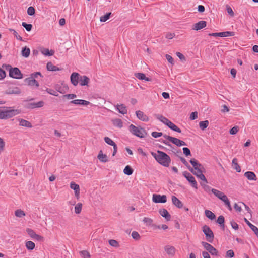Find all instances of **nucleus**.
<instances>
[{"mask_svg": "<svg viewBox=\"0 0 258 258\" xmlns=\"http://www.w3.org/2000/svg\"><path fill=\"white\" fill-rule=\"evenodd\" d=\"M190 162L194 167V169L190 167H188V169L202 181L208 183L207 180L203 174L206 172L204 166L195 158L191 159Z\"/></svg>", "mask_w": 258, "mask_h": 258, "instance_id": "1", "label": "nucleus"}, {"mask_svg": "<svg viewBox=\"0 0 258 258\" xmlns=\"http://www.w3.org/2000/svg\"><path fill=\"white\" fill-rule=\"evenodd\" d=\"M151 155L159 164L165 167L169 166L171 159L170 157L165 153L158 150L157 153L151 152Z\"/></svg>", "mask_w": 258, "mask_h": 258, "instance_id": "2", "label": "nucleus"}, {"mask_svg": "<svg viewBox=\"0 0 258 258\" xmlns=\"http://www.w3.org/2000/svg\"><path fill=\"white\" fill-rule=\"evenodd\" d=\"M2 67L9 71V76L11 77L17 79L23 78V75L18 68H12L11 66L6 64H3Z\"/></svg>", "mask_w": 258, "mask_h": 258, "instance_id": "3", "label": "nucleus"}, {"mask_svg": "<svg viewBox=\"0 0 258 258\" xmlns=\"http://www.w3.org/2000/svg\"><path fill=\"white\" fill-rule=\"evenodd\" d=\"M128 129L133 135L140 138H144L147 135L146 130L141 126H136L133 124H131Z\"/></svg>", "mask_w": 258, "mask_h": 258, "instance_id": "4", "label": "nucleus"}, {"mask_svg": "<svg viewBox=\"0 0 258 258\" xmlns=\"http://www.w3.org/2000/svg\"><path fill=\"white\" fill-rule=\"evenodd\" d=\"M4 109L5 119L10 118L15 115H17L21 113V110L19 109H11V107H2Z\"/></svg>", "mask_w": 258, "mask_h": 258, "instance_id": "5", "label": "nucleus"}, {"mask_svg": "<svg viewBox=\"0 0 258 258\" xmlns=\"http://www.w3.org/2000/svg\"><path fill=\"white\" fill-rule=\"evenodd\" d=\"M203 232L205 234L206 239L209 242H212L214 239V234L209 226L204 225L203 228Z\"/></svg>", "mask_w": 258, "mask_h": 258, "instance_id": "6", "label": "nucleus"}, {"mask_svg": "<svg viewBox=\"0 0 258 258\" xmlns=\"http://www.w3.org/2000/svg\"><path fill=\"white\" fill-rule=\"evenodd\" d=\"M163 137L168 140L170 142H172L173 144L176 145L177 146L180 147L182 146L186 145L185 142L176 138L167 135H164Z\"/></svg>", "mask_w": 258, "mask_h": 258, "instance_id": "7", "label": "nucleus"}, {"mask_svg": "<svg viewBox=\"0 0 258 258\" xmlns=\"http://www.w3.org/2000/svg\"><path fill=\"white\" fill-rule=\"evenodd\" d=\"M202 244L204 248L212 255H218V251L212 245L206 242H202Z\"/></svg>", "mask_w": 258, "mask_h": 258, "instance_id": "8", "label": "nucleus"}, {"mask_svg": "<svg viewBox=\"0 0 258 258\" xmlns=\"http://www.w3.org/2000/svg\"><path fill=\"white\" fill-rule=\"evenodd\" d=\"M164 250L166 254L170 257H173L176 253V248L171 245H166L164 246Z\"/></svg>", "mask_w": 258, "mask_h": 258, "instance_id": "9", "label": "nucleus"}, {"mask_svg": "<svg viewBox=\"0 0 258 258\" xmlns=\"http://www.w3.org/2000/svg\"><path fill=\"white\" fill-rule=\"evenodd\" d=\"M183 175L188 181L190 183L192 187L197 189L198 188V185L195 177L187 172H184L183 173Z\"/></svg>", "mask_w": 258, "mask_h": 258, "instance_id": "10", "label": "nucleus"}, {"mask_svg": "<svg viewBox=\"0 0 258 258\" xmlns=\"http://www.w3.org/2000/svg\"><path fill=\"white\" fill-rule=\"evenodd\" d=\"M152 201L155 203H165L167 201V197L165 195L153 194Z\"/></svg>", "mask_w": 258, "mask_h": 258, "instance_id": "11", "label": "nucleus"}, {"mask_svg": "<svg viewBox=\"0 0 258 258\" xmlns=\"http://www.w3.org/2000/svg\"><path fill=\"white\" fill-rule=\"evenodd\" d=\"M44 102L43 101H40L38 102L29 103L26 105V108L28 109H34L36 108H40L44 106Z\"/></svg>", "mask_w": 258, "mask_h": 258, "instance_id": "12", "label": "nucleus"}, {"mask_svg": "<svg viewBox=\"0 0 258 258\" xmlns=\"http://www.w3.org/2000/svg\"><path fill=\"white\" fill-rule=\"evenodd\" d=\"M70 188L74 190L75 196L78 200L80 198V190L79 185L74 182H71L70 183Z\"/></svg>", "mask_w": 258, "mask_h": 258, "instance_id": "13", "label": "nucleus"}, {"mask_svg": "<svg viewBox=\"0 0 258 258\" xmlns=\"http://www.w3.org/2000/svg\"><path fill=\"white\" fill-rule=\"evenodd\" d=\"M80 75L76 72L73 73L70 77L71 83L75 86H76L79 81Z\"/></svg>", "mask_w": 258, "mask_h": 258, "instance_id": "14", "label": "nucleus"}, {"mask_svg": "<svg viewBox=\"0 0 258 258\" xmlns=\"http://www.w3.org/2000/svg\"><path fill=\"white\" fill-rule=\"evenodd\" d=\"M209 35L215 37H227L229 36H233L234 35V33L233 32L226 31L219 33H210Z\"/></svg>", "mask_w": 258, "mask_h": 258, "instance_id": "15", "label": "nucleus"}, {"mask_svg": "<svg viewBox=\"0 0 258 258\" xmlns=\"http://www.w3.org/2000/svg\"><path fill=\"white\" fill-rule=\"evenodd\" d=\"M25 82L29 86L31 87H38L39 85L38 82L34 79L31 78L30 77L26 78L24 80Z\"/></svg>", "mask_w": 258, "mask_h": 258, "instance_id": "16", "label": "nucleus"}, {"mask_svg": "<svg viewBox=\"0 0 258 258\" xmlns=\"http://www.w3.org/2000/svg\"><path fill=\"white\" fill-rule=\"evenodd\" d=\"M137 118L143 121L147 122L149 120V117L143 111L138 110L136 111Z\"/></svg>", "mask_w": 258, "mask_h": 258, "instance_id": "17", "label": "nucleus"}, {"mask_svg": "<svg viewBox=\"0 0 258 258\" xmlns=\"http://www.w3.org/2000/svg\"><path fill=\"white\" fill-rule=\"evenodd\" d=\"M207 22L205 21H200L195 24L193 26L192 29L194 30H199L206 26Z\"/></svg>", "mask_w": 258, "mask_h": 258, "instance_id": "18", "label": "nucleus"}, {"mask_svg": "<svg viewBox=\"0 0 258 258\" xmlns=\"http://www.w3.org/2000/svg\"><path fill=\"white\" fill-rule=\"evenodd\" d=\"M159 214L163 217L165 218L167 221H170L171 219V215L165 209H160L159 211Z\"/></svg>", "mask_w": 258, "mask_h": 258, "instance_id": "19", "label": "nucleus"}, {"mask_svg": "<svg viewBox=\"0 0 258 258\" xmlns=\"http://www.w3.org/2000/svg\"><path fill=\"white\" fill-rule=\"evenodd\" d=\"M70 103L72 104H74L82 105H85V106L88 105L90 104V102L86 101V100H82V99L73 100L71 101Z\"/></svg>", "mask_w": 258, "mask_h": 258, "instance_id": "20", "label": "nucleus"}, {"mask_svg": "<svg viewBox=\"0 0 258 258\" xmlns=\"http://www.w3.org/2000/svg\"><path fill=\"white\" fill-rule=\"evenodd\" d=\"M79 81L81 86H87L90 79L86 76H80Z\"/></svg>", "mask_w": 258, "mask_h": 258, "instance_id": "21", "label": "nucleus"}, {"mask_svg": "<svg viewBox=\"0 0 258 258\" xmlns=\"http://www.w3.org/2000/svg\"><path fill=\"white\" fill-rule=\"evenodd\" d=\"M244 220L245 223L249 226L251 229L254 232L255 234L258 238V228L252 224L246 218H244Z\"/></svg>", "mask_w": 258, "mask_h": 258, "instance_id": "22", "label": "nucleus"}, {"mask_svg": "<svg viewBox=\"0 0 258 258\" xmlns=\"http://www.w3.org/2000/svg\"><path fill=\"white\" fill-rule=\"evenodd\" d=\"M172 202L173 204L178 208H181L183 206V204L181 201L174 196H172Z\"/></svg>", "mask_w": 258, "mask_h": 258, "instance_id": "23", "label": "nucleus"}, {"mask_svg": "<svg viewBox=\"0 0 258 258\" xmlns=\"http://www.w3.org/2000/svg\"><path fill=\"white\" fill-rule=\"evenodd\" d=\"M98 159L100 161L102 162H107L108 161V159L106 155L104 154L102 150H100L99 152V154L97 156Z\"/></svg>", "mask_w": 258, "mask_h": 258, "instance_id": "24", "label": "nucleus"}, {"mask_svg": "<svg viewBox=\"0 0 258 258\" xmlns=\"http://www.w3.org/2000/svg\"><path fill=\"white\" fill-rule=\"evenodd\" d=\"M18 120L19 122V125L20 126L27 127L29 128H31L32 127L31 123L27 120H24L22 118H18Z\"/></svg>", "mask_w": 258, "mask_h": 258, "instance_id": "25", "label": "nucleus"}, {"mask_svg": "<svg viewBox=\"0 0 258 258\" xmlns=\"http://www.w3.org/2000/svg\"><path fill=\"white\" fill-rule=\"evenodd\" d=\"M116 109L119 112L122 114H125L127 112L126 106L123 104H117L116 106Z\"/></svg>", "mask_w": 258, "mask_h": 258, "instance_id": "26", "label": "nucleus"}, {"mask_svg": "<svg viewBox=\"0 0 258 258\" xmlns=\"http://www.w3.org/2000/svg\"><path fill=\"white\" fill-rule=\"evenodd\" d=\"M222 201H223L225 205L228 208V209L230 210H232V207L230 205V201L229 199H228L226 195L224 194L222 198H220V199Z\"/></svg>", "mask_w": 258, "mask_h": 258, "instance_id": "27", "label": "nucleus"}, {"mask_svg": "<svg viewBox=\"0 0 258 258\" xmlns=\"http://www.w3.org/2000/svg\"><path fill=\"white\" fill-rule=\"evenodd\" d=\"M244 176L249 180H256V175L253 172H246L244 173Z\"/></svg>", "mask_w": 258, "mask_h": 258, "instance_id": "28", "label": "nucleus"}, {"mask_svg": "<svg viewBox=\"0 0 258 258\" xmlns=\"http://www.w3.org/2000/svg\"><path fill=\"white\" fill-rule=\"evenodd\" d=\"M135 76L138 79L143 80H145L146 81H151V79L148 77H146L145 75L143 73H138L135 74Z\"/></svg>", "mask_w": 258, "mask_h": 258, "instance_id": "29", "label": "nucleus"}, {"mask_svg": "<svg viewBox=\"0 0 258 258\" xmlns=\"http://www.w3.org/2000/svg\"><path fill=\"white\" fill-rule=\"evenodd\" d=\"M112 124L114 126L121 128L123 126V122L120 119L116 118L112 120Z\"/></svg>", "mask_w": 258, "mask_h": 258, "instance_id": "30", "label": "nucleus"}, {"mask_svg": "<svg viewBox=\"0 0 258 258\" xmlns=\"http://www.w3.org/2000/svg\"><path fill=\"white\" fill-rule=\"evenodd\" d=\"M46 67L47 70L49 71H56L61 70L56 66L53 65L51 62H49L47 63Z\"/></svg>", "mask_w": 258, "mask_h": 258, "instance_id": "31", "label": "nucleus"}, {"mask_svg": "<svg viewBox=\"0 0 258 258\" xmlns=\"http://www.w3.org/2000/svg\"><path fill=\"white\" fill-rule=\"evenodd\" d=\"M143 223L147 226H151L152 227L153 225V220L149 217H144L143 219Z\"/></svg>", "mask_w": 258, "mask_h": 258, "instance_id": "32", "label": "nucleus"}, {"mask_svg": "<svg viewBox=\"0 0 258 258\" xmlns=\"http://www.w3.org/2000/svg\"><path fill=\"white\" fill-rule=\"evenodd\" d=\"M21 90L18 87H15L12 89H9L6 92L7 94H19L21 93Z\"/></svg>", "mask_w": 258, "mask_h": 258, "instance_id": "33", "label": "nucleus"}, {"mask_svg": "<svg viewBox=\"0 0 258 258\" xmlns=\"http://www.w3.org/2000/svg\"><path fill=\"white\" fill-rule=\"evenodd\" d=\"M232 166L237 172H240L241 171V168L237 163V159L235 158L232 160Z\"/></svg>", "mask_w": 258, "mask_h": 258, "instance_id": "34", "label": "nucleus"}, {"mask_svg": "<svg viewBox=\"0 0 258 258\" xmlns=\"http://www.w3.org/2000/svg\"><path fill=\"white\" fill-rule=\"evenodd\" d=\"M211 191L217 198L219 199H220V198L224 195V194L222 191L214 188H212Z\"/></svg>", "mask_w": 258, "mask_h": 258, "instance_id": "35", "label": "nucleus"}, {"mask_svg": "<svg viewBox=\"0 0 258 258\" xmlns=\"http://www.w3.org/2000/svg\"><path fill=\"white\" fill-rule=\"evenodd\" d=\"M205 214L206 216L210 220H214L216 218L215 215L210 210H206Z\"/></svg>", "mask_w": 258, "mask_h": 258, "instance_id": "36", "label": "nucleus"}, {"mask_svg": "<svg viewBox=\"0 0 258 258\" xmlns=\"http://www.w3.org/2000/svg\"><path fill=\"white\" fill-rule=\"evenodd\" d=\"M170 129L178 133H181V130L171 121L167 125Z\"/></svg>", "mask_w": 258, "mask_h": 258, "instance_id": "37", "label": "nucleus"}, {"mask_svg": "<svg viewBox=\"0 0 258 258\" xmlns=\"http://www.w3.org/2000/svg\"><path fill=\"white\" fill-rule=\"evenodd\" d=\"M209 121L208 120L202 121L199 122L200 128L202 130H205L209 125Z\"/></svg>", "mask_w": 258, "mask_h": 258, "instance_id": "38", "label": "nucleus"}, {"mask_svg": "<svg viewBox=\"0 0 258 258\" xmlns=\"http://www.w3.org/2000/svg\"><path fill=\"white\" fill-rule=\"evenodd\" d=\"M15 215L18 218H22L24 217L26 214L21 209H18L15 211Z\"/></svg>", "mask_w": 258, "mask_h": 258, "instance_id": "39", "label": "nucleus"}, {"mask_svg": "<svg viewBox=\"0 0 258 258\" xmlns=\"http://www.w3.org/2000/svg\"><path fill=\"white\" fill-rule=\"evenodd\" d=\"M22 55L25 57H28L30 53V50L29 48L25 47L22 50Z\"/></svg>", "mask_w": 258, "mask_h": 258, "instance_id": "40", "label": "nucleus"}, {"mask_svg": "<svg viewBox=\"0 0 258 258\" xmlns=\"http://www.w3.org/2000/svg\"><path fill=\"white\" fill-rule=\"evenodd\" d=\"M35 243L31 241H27L26 242V247L28 250H32L35 248Z\"/></svg>", "mask_w": 258, "mask_h": 258, "instance_id": "41", "label": "nucleus"}, {"mask_svg": "<svg viewBox=\"0 0 258 258\" xmlns=\"http://www.w3.org/2000/svg\"><path fill=\"white\" fill-rule=\"evenodd\" d=\"M123 172L125 174H126L127 175H131L133 173V170L131 168V167L127 165L125 166L123 170Z\"/></svg>", "mask_w": 258, "mask_h": 258, "instance_id": "42", "label": "nucleus"}, {"mask_svg": "<svg viewBox=\"0 0 258 258\" xmlns=\"http://www.w3.org/2000/svg\"><path fill=\"white\" fill-rule=\"evenodd\" d=\"M41 53L46 56H52L54 54V51L52 50L49 51L48 49L45 48L41 50Z\"/></svg>", "mask_w": 258, "mask_h": 258, "instance_id": "43", "label": "nucleus"}, {"mask_svg": "<svg viewBox=\"0 0 258 258\" xmlns=\"http://www.w3.org/2000/svg\"><path fill=\"white\" fill-rule=\"evenodd\" d=\"M82 208V204L81 203H77L75 207V212L76 214L81 213Z\"/></svg>", "mask_w": 258, "mask_h": 258, "instance_id": "44", "label": "nucleus"}, {"mask_svg": "<svg viewBox=\"0 0 258 258\" xmlns=\"http://www.w3.org/2000/svg\"><path fill=\"white\" fill-rule=\"evenodd\" d=\"M217 222L220 224L222 227H224V217L223 216H220L218 217Z\"/></svg>", "mask_w": 258, "mask_h": 258, "instance_id": "45", "label": "nucleus"}, {"mask_svg": "<svg viewBox=\"0 0 258 258\" xmlns=\"http://www.w3.org/2000/svg\"><path fill=\"white\" fill-rule=\"evenodd\" d=\"M111 13H106L105 15L100 17V21L102 22H106L107 20L109 19Z\"/></svg>", "mask_w": 258, "mask_h": 258, "instance_id": "46", "label": "nucleus"}, {"mask_svg": "<svg viewBox=\"0 0 258 258\" xmlns=\"http://www.w3.org/2000/svg\"><path fill=\"white\" fill-rule=\"evenodd\" d=\"M81 256L83 258H90V254L87 250H82L80 252Z\"/></svg>", "mask_w": 258, "mask_h": 258, "instance_id": "47", "label": "nucleus"}, {"mask_svg": "<svg viewBox=\"0 0 258 258\" xmlns=\"http://www.w3.org/2000/svg\"><path fill=\"white\" fill-rule=\"evenodd\" d=\"M104 140L105 143L109 145L113 146L116 144L114 141H113L110 138L108 137H104Z\"/></svg>", "mask_w": 258, "mask_h": 258, "instance_id": "48", "label": "nucleus"}, {"mask_svg": "<svg viewBox=\"0 0 258 258\" xmlns=\"http://www.w3.org/2000/svg\"><path fill=\"white\" fill-rule=\"evenodd\" d=\"M108 242L109 244L113 247H118L119 246L118 242L115 240L111 239L109 240Z\"/></svg>", "mask_w": 258, "mask_h": 258, "instance_id": "49", "label": "nucleus"}, {"mask_svg": "<svg viewBox=\"0 0 258 258\" xmlns=\"http://www.w3.org/2000/svg\"><path fill=\"white\" fill-rule=\"evenodd\" d=\"M206 183H205L204 182V183H202V182H201L200 184L201 185V186L203 187V188H204V190L207 192H210V191H211V187H210L209 186L206 185Z\"/></svg>", "mask_w": 258, "mask_h": 258, "instance_id": "50", "label": "nucleus"}, {"mask_svg": "<svg viewBox=\"0 0 258 258\" xmlns=\"http://www.w3.org/2000/svg\"><path fill=\"white\" fill-rule=\"evenodd\" d=\"M10 31L13 32V34L17 39L22 41V38L18 34V33L13 29H9Z\"/></svg>", "mask_w": 258, "mask_h": 258, "instance_id": "51", "label": "nucleus"}, {"mask_svg": "<svg viewBox=\"0 0 258 258\" xmlns=\"http://www.w3.org/2000/svg\"><path fill=\"white\" fill-rule=\"evenodd\" d=\"M22 25L26 29L27 31H31L32 28V25L31 24H28L25 22H23L22 23Z\"/></svg>", "mask_w": 258, "mask_h": 258, "instance_id": "52", "label": "nucleus"}, {"mask_svg": "<svg viewBox=\"0 0 258 258\" xmlns=\"http://www.w3.org/2000/svg\"><path fill=\"white\" fill-rule=\"evenodd\" d=\"M239 131V127L238 126H235L232 127L229 131V133L231 135L236 134Z\"/></svg>", "mask_w": 258, "mask_h": 258, "instance_id": "53", "label": "nucleus"}, {"mask_svg": "<svg viewBox=\"0 0 258 258\" xmlns=\"http://www.w3.org/2000/svg\"><path fill=\"white\" fill-rule=\"evenodd\" d=\"M5 143L4 140L2 138H0V153L4 151L5 149Z\"/></svg>", "mask_w": 258, "mask_h": 258, "instance_id": "54", "label": "nucleus"}, {"mask_svg": "<svg viewBox=\"0 0 258 258\" xmlns=\"http://www.w3.org/2000/svg\"><path fill=\"white\" fill-rule=\"evenodd\" d=\"M35 9L33 7H29L27 9V14L30 16H32L35 14Z\"/></svg>", "mask_w": 258, "mask_h": 258, "instance_id": "55", "label": "nucleus"}, {"mask_svg": "<svg viewBox=\"0 0 258 258\" xmlns=\"http://www.w3.org/2000/svg\"><path fill=\"white\" fill-rule=\"evenodd\" d=\"M132 237L135 240H139L140 238V236L137 231H133L132 233Z\"/></svg>", "mask_w": 258, "mask_h": 258, "instance_id": "56", "label": "nucleus"}, {"mask_svg": "<svg viewBox=\"0 0 258 258\" xmlns=\"http://www.w3.org/2000/svg\"><path fill=\"white\" fill-rule=\"evenodd\" d=\"M26 232L29 235V236L32 238L34 237V235L36 234V233L32 229H30V228H27L26 229Z\"/></svg>", "mask_w": 258, "mask_h": 258, "instance_id": "57", "label": "nucleus"}, {"mask_svg": "<svg viewBox=\"0 0 258 258\" xmlns=\"http://www.w3.org/2000/svg\"><path fill=\"white\" fill-rule=\"evenodd\" d=\"M198 118V112L197 111L192 112L189 116V119L191 120H194Z\"/></svg>", "mask_w": 258, "mask_h": 258, "instance_id": "58", "label": "nucleus"}, {"mask_svg": "<svg viewBox=\"0 0 258 258\" xmlns=\"http://www.w3.org/2000/svg\"><path fill=\"white\" fill-rule=\"evenodd\" d=\"M183 152L186 156H190L191 152L190 150L187 147H184L183 148Z\"/></svg>", "mask_w": 258, "mask_h": 258, "instance_id": "59", "label": "nucleus"}, {"mask_svg": "<svg viewBox=\"0 0 258 258\" xmlns=\"http://www.w3.org/2000/svg\"><path fill=\"white\" fill-rule=\"evenodd\" d=\"M63 98H66L68 99H73L76 97V95L74 94H66L63 96Z\"/></svg>", "mask_w": 258, "mask_h": 258, "instance_id": "60", "label": "nucleus"}, {"mask_svg": "<svg viewBox=\"0 0 258 258\" xmlns=\"http://www.w3.org/2000/svg\"><path fill=\"white\" fill-rule=\"evenodd\" d=\"M226 10L227 13L232 17L234 16V13L232 9V8L229 6L228 5L226 6Z\"/></svg>", "mask_w": 258, "mask_h": 258, "instance_id": "61", "label": "nucleus"}, {"mask_svg": "<svg viewBox=\"0 0 258 258\" xmlns=\"http://www.w3.org/2000/svg\"><path fill=\"white\" fill-rule=\"evenodd\" d=\"M151 135L152 137L156 138L162 136L163 135V134L161 132H153L152 133Z\"/></svg>", "mask_w": 258, "mask_h": 258, "instance_id": "62", "label": "nucleus"}, {"mask_svg": "<svg viewBox=\"0 0 258 258\" xmlns=\"http://www.w3.org/2000/svg\"><path fill=\"white\" fill-rule=\"evenodd\" d=\"M46 91L50 94L51 95H54V96H58V94H57V92L52 90V89H47L46 90Z\"/></svg>", "mask_w": 258, "mask_h": 258, "instance_id": "63", "label": "nucleus"}, {"mask_svg": "<svg viewBox=\"0 0 258 258\" xmlns=\"http://www.w3.org/2000/svg\"><path fill=\"white\" fill-rule=\"evenodd\" d=\"M234 208L235 210L238 212H240L242 210L241 205L237 203H235L234 205Z\"/></svg>", "mask_w": 258, "mask_h": 258, "instance_id": "64", "label": "nucleus"}]
</instances>
